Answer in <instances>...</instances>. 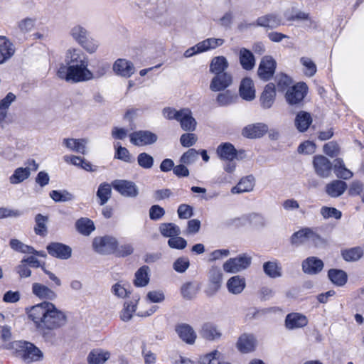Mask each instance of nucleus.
Returning <instances> with one entry per match:
<instances>
[{"label":"nucleus","instance_id":"nucleus-1","mask_svg":"<svg viewBox=\"0 0 364 364\" xmlns=\"http://www.w3.org/2000/svg\"><path fill=\"white\" fill-rule=\"evenodd\" d=\"M28 317L33 322L36 330L46 333V331L58 329L67 323V316L55 304L43 301L27 309Z\"/></svg>","mask_w":364,"mask_h":364},{"label":"nucleus","instance_id":"nucleus-2","mask_svg":"<svg viewBox=\"0 0 364 364\" xmlns=\"http://www.w3.org/2000/svg\"><path fill=\"white\" fill-rule=\"evenodd\" d=\"M88 64L66 66L61 64L57 71V76L66 82H80L93 79L92 72L88 69Z\"/></svg>","mask_w":364,"mask_h":364},{"label":"nucleus","instance_id":"nucleus-3","mask_svg":"<svg viewBox=\"0 0 364 364\" xmlns=\"http://www.w3.org/2000/svg\"><path fill=\"white\" fill-rule=\"evenodd\" d=\"M72 38L89 53H94L97 50V41L90 36L88 31L82 25L75 24L69 31Z\"/></svg>","mask_w":364,"mask_h":364},{"label":"nucleus","instance_id":"nucleus-4","mask_svg":"<svg viewBox=\"0 0 364 364\" xmlns=\"http://www.w3.org/2000/svg\"><path fill=\"white\" fill-rule=\"evenodd\" d=\"M18 348L19 355L26 363L37 362L41 360L43 358V352L32 343L20 342Z\"/></svg>","mask_w":364,"mask_h":364},{"label":"nucleus","instance_id":"nucleus-5","mask_svg":"<svg viewBox=\"0 0 364 364\" xmlns=\"http://www.w3.org/2000/svg\"><path fill=\"white\" fill-rule=\"evenodd\" d=\"M223 272L220 267L213 266L208 273V284L204 291L208 297L213 296L221 288L223 283Z\"/></svg>","mask_w":364,"mask_h":364},{"label":"nucleus","instance_id":"nucleus-6","mask_svg":"<svg viewBox=\"0 0 364 364\" xmlns=\"http://www.w3.org/2000/svg\"><path fill=\"white\" fill-rule=\"evenodd\" d=\"M117 245V239L109 235L97 237L94 239L92 242L95 250L102 255L114 254Z\"/></svg>","mask_w":364,"mask_h":364},{"label":"nucleus","instance_id":"nucleus-7","mask_svg":"<svg viewBox=\"0 0 364 364\" xmlns=\"http://www.w3.org/2000/svg\"><path fill=\"white\" fill-rule=\"evenodd\" d=\"M307 85L304 82H299L293 85L285 94L287 102L290 105H300L307 94Z\"/></svg>","mask_w":364,"mask_h":364},{"label":"nucleus","instance_id":"nucleus-8","mask_svg":"<svg viewBox=\"0 0 364 364\" xmlns=\"http://www.w3.org/2000/svg\"><path fill=\"white\" fill-rule=\"evenodd\" d=\"M252 257L246 254L230 258L223 264V269L226 272L236 273L247 269L251 264Z\"/></svg>","mask_w":364,"mask_h":364},{"label":"nucleus","instance_id":"nucleus-9","mask_svg":"<svg viewBox=\"0 0 364 364\" xmlns=\"http://www.w3.org/2000/svg\"><path fill=\"white\" fill-rule=\"evenodd\" d=\"M129 139L132 144L142 146L154 144L158 136L156 134L148 130H140L131 133Z\"/></svg>","mask_w":364,"mask_h":364},{"label":"nucleus","instance_id":"nucleus-10","mask_svg":"<svg viewBox=\"0 0 364 364\" xmlns=\"http://www.w3.org/2000/svg\"><path fill=\"white\" fill-rule=\"evenodd\" d=\"M112 186L114 190L124 197L136 198L139 195V188L133 181L114 180L112 183Z\"/></svg>","mask_w":364,"mask_h":364},{"label":"nucleus","instance_id":"nucleus-11","mask_svg":"<svg viewBox=\"0 0 364 364\" xmlns=\"http://www.w3.org/2000/svg\"><path fill=\"white\" fill-rule=\"evenodd\" d=\"M277 63L272 56H264L259 65L257 74L260 79L267 81L274 75Z\"/></svg>","mask_w":364,"mask_h":364},{"label":"nucleus","instance_id":"nucleus-12","mask_svg":"<svg viewBox=\"0 0 364 364\" xmlns=\"http://www.w3.org/2000/svg\"><path fill=\"white\" fill-rule=\"evenodd\" d=\"M313 166L316 173L321 178H328L333 168L331 162L323 155H316L314 157Z\"/></svg>","mask_w":364,"mask_h":364},{"label":"nucleus","instance_id":"nucleus-13","mask_svg":"<svg viewBox=\"0 0 364 364\" xmlns=\"http://www.w3.org/2000/svg\"><path fill=\"white\" fill-rule=\"evenodd\" d=\"M233 77L228 72L215 74L210 83V89L213 92L223 91L232 84Z\"/></svg>","mask_w":364,"mask_h":364},{"label":"nucleus","instance_id":"nucleus-14","mask_svg":"<svg viewBox=\"0 0 364 364\" xmlns=\"http://www.w3.org/2000/svg\"><path fill=\"white\" fill-rule=\"evenodd\" d=\"M46 250L50 255L60 259H68L72 255L71 247L60 242H51L47 245Z\"/></svg>","mask_w":364,"mask_h":364},{"label":"nucleus","instance_id":"nucleus-15","mask_svg":"<svg viewBox=\"0 0 364 364\" xmlns=\"http://www.w3.org/2000/svg\"><path fill=\"white\" fill-rule=\"evenodd\" d=\"M217 154L223 160L232 161L234 159H242V156H238V154H242L244 151H240L237 152L232 144L226 142L218 146Z\"/></svg>","mask_w":364,"mask_h":364},{"label":"nucleus","instance_id":"nucleus-16","mask_svg":"<svg viewBox=\"0 0 364 364\" xmlns=\"http://www.w3.org/2000/svg\"><path fill=\"white\" fill-rule=\"evenodd\" d=\"M114 72L122 77H129L135 72L133 63L125 59H117L113 65Z\"/></svg>","mask_w":364,"mask_h":364},{"label":"nucleus","instance_id":"nucleus-17","mask_svg":"<svg viewBox=\"0 0 364 364\" xmlns=\"http://www.w3.org/2000/svg\"><path fill=\"white\" fill-rule=\"evenodd\" d=\"M257 346V340L253 334L243 333L237 342V348L242 353H249L253 351Z\"/></svg>","mask_w":364,"mask_h":364},{"label":"nucleus","instance_id":"nucleus-18","mask_svg":"<svg viewBox=\"0 0 364 364\" xmlns=\"http://www.w3.org/2000/svg\"><path fill=\"white\" fill-rule=\"evenodd\" d=\"M87 143L88 140L85 138H65L63 140V145L67 149L83 155L87 154L86 145Z\"/></svg>","mask_w":364,"mask_h":364},{"label":"nucleus","instance_id":"nucleus-19","mask_svg":"<svg viewBox=\"0 0 364 364\" xmlns=\"http://www.w3.org/2000/svg\"><path fill=\"white\" fill-rule=\"evenodd\" d=\"M302 270L308 274H317L323 268V262L316 257H309L302 262Z\"/></svg>","mask_w":364,"mask_h":364},{"label":"nucleus","instance_id":"nucleus-20","mask_svg":"<svg viewBox=\"0 0 364 364\" xmlns=\"http://www.w3.org/2000/svg\"><path fill=\"white\" fill-rule=\"evenodd\" d=\"M65 62L66 66L73 65L88 64L87 57L78 49H70L65 55Z\"/></svg>","mask_w":364,"mask_h":364},{"label":"nucleus","instance_id":"nucleus-21","mask_svg":"<svg viewBox=\"0 0 364 364\" xmlns=\"http://www.w3.org/2000/svg\"><path fill=\"white\" fill-rule=\"evenodd\" d=\"M176 332L179 338L188 344L194 343L197 337L193 328L187 323L177 325L176 326Z\"/></svg>","mask_w":364,"mask_h":364},{"label":"nucleus","instance_id":"nucleus-22","mask_svg":"<svg viewBox=\"0 0 364 364\" xmlns=\"http://www.w3.org/2000/svg\"><path fill=\"white\" fill-rule=\"evenodd\" d=\"M282 24L281 18L274 14H268L259 16L256 20L257 26L264 27L266 28H277Z\"/></svg>","mask_w":364,"mask_h":364},{"label":"nucleus","instance_id":"nucleus-23","mask_svg":"<svg viewBox=\"0 0 364 364\" xmlns=\"http://www.w3.org/2000/svg\"><path fill=\"white\" fill-rule=\"evenodd\" d=\"M308 324L307 318L299 313L287 314L285 318V326L288 329H294L306 326Z\"/></svg>","mask_w":364,"mask_h":364},{"label":"nucleus","instance_id":"nucleus-24","mask_svg":"<svg viewBox=\"0 0 364 364\" xmlns=\"http://www.w3.org/2000/svg\"><path fill=\"white\" fill-rule=\"evenodd\" d=\"M240 97L246 101H252L255 98V90L253 81L250 77L242 80L239 87Z\"/></svg>","mask_w":364,"mask_h":364},{"label":"nucleus","instance_id":"nucleus-25","mask_svg":"<svg viewBox=\"0 0 364 364\" xmlns=\"http://www.w3.org/2000/svg\"><path fill=\"white\" fill-rule=\"evenodd\" d=\"M348 188L347 183L341 180H333L327 183L325 187L326 193L331 198H338L342 196Z\"/></svg>","mask_w":364,"mask_h":364},{"label":"nucleus","instance_id":"nucleus-26","mask_svg":"<svg viewBox=\"0 0 364 364\" xmlns=\"http://www.w3.org/2000/svg\"><path fill=\"white\" fill-rule=\"evenodd\" d=\"M178 121L184 131L193 132L196 129L197 123L189 109L184 108L181 109V115Z\"/></svg>","mask_w":364,"mask_h":364},{"label":"nucleus","instance_id":"nucleus-27","mask_svg":"<svg viewBox=\"0 0 364 364\" xmlns=\"http://www.w3.org/2000/svg\"><path fill=\"white\" fill-rule=\"evenodd\" d=\"M268 131V127L263 123H257L245 127L242 129V135L245 137L254 139L262 137Z\"/></svg>","mask_w":364,"mask_h":364},{"label":"nucleus","instance_id":"nucleus-28","mask_svg":"<svg viewBox=\"0 0 364 364\" xmlns=\"http://www.w3.org/2000/svg\"><path fill=\"white\" fill-rule=\"evenodd\" d=\"M276 97L275 85L273 83L267 84L261 96L260 102L264 109H269L274 102Z\"/></svg>","mask_w":364,"mask_h":364},{"label":"nucleus","instance_id":"nucleus-29","mask_svg":"<svg viewBox=\"0 0 364 364\" xmlns=\"http://www.w3.org/2000/svg\"><path fill=\"white\" fill-rule=\"evenodd\" d=\"M239 62L241 67L247 70H252L255 66V58L253 53L245 48H242L238 53Z\"/></svg>","mask_w":364,"mask_h":364},{"label":"nucleus","instance_id":"nucleus-30","mask_svg":"<svg viewBox=\"0 0 364 364\" xmlns=\"http://www.w3.org/2000/svg\"><path fill=\"white\" fill-rule=\"evenodd\" d=\"M32 292L41 299L53 300L57 297L54 291L41 283L36 282L32 284Z\"/></svg>","mask_w":364,"mask_h":364},{"label":"nucleus","instance_id":"nucleus-31","mask_svg":"<svg viewBox=\"0 0 364 364\" xmlns=\"http://www.w3.org/2000/svg\"><path fill=\"white\" fill-rule=\"evenodd\" d=\"M13 43L4 36H0V64L11 58L14 54Z\"/></svg>","mask_w":364,"mask_h":364},{"label":"nucleus","instance_id":"nucleus-32","mask_svg":"<svg viewBox=\"0 0 364 364\" xmlns=\"http://www.w3.org/2000/svg\"><path fill=\"white\" fill-rule=\"evenodd\" d=\"M200 336L208 341H215L220 338L222 333L217 326L212 323H205L200 331Z\"/></svg>","mask_w":364,"mask_h":364},{"label":"nucleus","instance_id":"nucleus-33","mask_svg":"<svg viewBox=\"0 0 364 364\" xmlns=\"http://www.w3.org/2000/svg\"><path fill=\"white\" fill-rule=\"evenodd\" d=\"M245 286V279L239 275L230 277L227 282L228 290L233 294H240L244 290Z\"/></svg>","mask_w":364,"mask_h":364},{"label":"nucleus","instance_id":"nucleus-34","mask_svg":"<svg viewBox=\"0 0 364 364\" xmlns=\"http://www.w3.org/2000/svg\"><path fill=\"white\" fill-rule=\"evenodd\" d=\"M255 186V178L253 176L250 175L242 178L240 182L231 189V193L233 194L242 193L245 192L251 191Z\"/></svg>","mask_w":364,"mask_h":364},{"label":"nucleus","instance_id":"nucleus-35","mask_svg":"<svg viewBox=\"0 0 364 364\" xmlns=\"http://www.w3.org/2000/svg\"><path fill=\"white\" fill-rule=\"evenodd\" d=\"M311 123L312 118L310 113L305 111H300L297 113L295 117L294 124L300 132H306Z\"/></svg>","mask_w":364,"mask_h":364},{"label":"nucleus","instance_id":"nucleus-36","mask_svg":"<svg viewBox=\"0 0 364 364\" xmlns=\"http://www.w3.org/2000/svg\"><path fill=\"white\" fill-rule=\"evenodd\" d=\"M109 357V352L97 348L90 352L87 360L89 364H104Z\"/></svg>","mask_w":364,"mask_h":364},{"label":"nucleus","instance_id":"nucleus-37","mask_svg":"<svg viewBox=\"0 0 364 364\" xmlns=\"http://www.w3.org/2000/svg\"><path fill=\"white\" fill-rule=\"evenodd\" d=\"M228 67L229 63L225 57L216 56L211 60L209 71L213 74L224 73Z\"/></svg>","mask_w":364,"mask_h":364},{"label":"nucleus","instance_id":"nucleus-38","mask_svg":"<svg viewBox=\"0 0 364 364\" xmlns=\"http://www.w3.org/2000/svg\"><path fill=\"white\" fill-rule=\"evenodd\" d=\"M154 18L157 19L160 23H163L164 25H170L171 23L169 14L168 12L167 5L164 1L157 4Z\"/></svg>","mask_w":364,"mask_h":364},{"label":"nucleus","instance_id":"nucleus-39","mask_svg":"<svg viewBox=\"0 0 364 364\" xmlns=\"http://www.w3.org/2000/svg\"><path fill=\"white\" fill-rule=\"evenodd\" d=\"M333 169L338 178L348 180L353 176V173L346 167L343 159L341 158L335 159Z\"/></svg>","mask_w":364,"mask_h":364},{"label":"nucleus","instance_id":"nucleus-40","mask_svg":"<svg viewBox=\"0 0 364 364\" xmlns=\"http://www.w3.org/2000/svg\"><path fill=\"white\" fill-rule=\"evenodd\" d=\"M328 277L333 284L338 287L344 286L348 280L347 274L341 269H331Z\"/></svg>","mask_w":364,"mask_h":364},{"label":"nucleus","instance_id":"nucleus-41","mask_svg":"<svg viewBox=\"0 0 364 364\" xmlns=\"http://www.w3.org/2000/svg\"><path fill=\"white\" fill-rule=\"evenodd\" d=\"M159 232L165 237L172 238L181 234L180 228L173 223H164L159 225Z\"/></svg>","mask_w":364,"mask_h":364},{"label":"nucleus","instance_id":"nucleus-42","mask_svg":"<svg viewBox=\"0 0 364 364\" xmlns=\"http://www.w3.org/2000/svg\"><path fill=\"white\" fill-rule=\"evenodd\" d=\"M149 267L148 266H142L135 273L134 285L138 287H143L148 284L149 282Z\"/></svg>","mask_w":364,"mask_h":364},{"label":"nucleus","instance_id":"nucleus-43","mask_svg":"<svg viewBox=\"0 0 364 364\" xmlns=\"http://www.w3.org/2000/svg\"><path fill=\"white\" fill-rule=\"evenodd\" d=\"M77 230L83 235H89L94 230L93 222L87 218H81L75 223Z\"/></svg>","mask_w":364,"mask_h":364},{"label":"nucleus","instance_id":"nucleus-44","mask_svg":"<svg viewBox=\"0 0 364 364\" xmlns=\"http://www.w3.org/2000/svg\"><path fill=\"white\" fill-rule=\"evenodd\" d=\"M48 221V218L42 214H37L35 217L36 225L34 227V232L36 235L44 237L48 233V228L46 225Z\"/></svg>","mask_w":364,"mask_h":364},{"label":"nucleus","instance_id":"nucleus-45","mask_svg":"<svg viewBox=\"0 0 364 364\" xmlns=\"http://www.w3.org/2000/svg\"><path fill=\"white\" fill-rule=\"evenodd\" d=\"M31 175V169L26 168H17L14 173L9 177V182L11 184H18L26 179H27Z\"/></svg>","mask_w":364,"mask_h":364},{"label":"nucleus","instance_id":"nucleus-46","mask_svg":"<svg viewBox=\"0 0 364 364\" xmlns=\"http://www.w3.org/2000/svg\"><path fill=\"white\" fill-rule=\"evenodd\" d=\"M308 227L303 228L292 234L290 243L294 247H299L307 242Z\"/></svg>","mask_w":364,"mask_h":364},{"label":"nucleus","instance_id":"nucleus-47","mask_svg":"<svg viewBox=\"0 0 364 364\" xmlns=\"http://www.w3.org/2000/svg\"><path fill=\"white\" fill-rule=\"evenodd\" d=\"M317 230V228H308L307 237V242L316 247L325 245L326 243V240L318 233Z\"/></svg>","mask_w":364,"mask_h":364},{"label":"nucleus","instance_id":"nucleus-48","mask_svg":"<svg viewBox=\"0 0 364 364\" xmlns=\"http://www.w3.org/2000/svg\"><path fill=\"white\" fill-rule=\"evenodd\" d=\"M242 219L245 221L249 222V223L255 228H264L267 224L264 217L258 213H251L244 215L242 217Z\"/></svg>","mask_w":364,"mask_h":364},{"label":"nucleus","instance_id":"nucleus-49","mask_svg":"<svg viewBox=\"0 0 364 364\" xmlns=\"http://www.w3.org/2000/svg\"><path fill=\"white\" fill-rule=\"evenodd\" d=\"M264 273L271 278H277L282 276V268L277 262H266L263 264Z\"/></svg>","mask_w":364,"mask_h":364},{"label":"nucleus","instance_id":"nucleus-50","mask_svg":"<svg viewBox=\"0 0 364 364\" xmlns=\"http://www.w3.org/2000/svg\"><path fill=\"white\" fill-rule=\"evenodd\" d=\"M237 99V95L235 92L226 90L218 95L216 102L220 106H228L234 103Z\"/></svg>","mask_w":364,"mask_h":364},{"label":"nucleus","instance_id":"nucleus-51","mask_svg":"<svg viewBox=\"0 0 364 364\" xmlns=\"http://www.w3.org/2000/svg\"><path fill=\"white\" fill-rule=\"evenodd\" d=\"M137 301H126L124 304V308L120 313V318L123 321H129L133 316V314L136 310Z\"/></svg>","mask_w":364,"mask_h":364},{"label":"nucleus","instance_id":"nucleus-52","mask_svg":"<svg viewBox=\"0 0 364 364\" xmlns=\"http://www.w3.org/2000/svg\"><path fill=\"white\" fill-rule=\"evenodd\" d=\"M112 189L109 183H103L99 186L97 191V196L100 198V204L103 205L111 197Z\"/></svg>","mask_w":364,"mask_h":364},{"label":"nucleus","instance_id":"nucleus-53","mask_svg":"<svg viewBox=\"0 0 364 364\" xmlns=\"http://www.w3.org/2000/svg\"><path fill=\"white\" fill-rule=\"evenodd\" d=\"M198 291V287L193 282H186L181 288L182 296L187 300L193 299L196 296Z\"/></svg>","mask_w":364,"mask_h":364},{"label":"nucleus","instance_id":"nucleus-54","mask_svg":"<svg viewBox=\"0 0 364 364\" xmlns=\"http://www.w3.org/2000/svg\"><path fill=\"white\" fill-rule=\"evenodd\" d=\"M49 195L55 202H68L74 199V196L67 190H54L50 191Z\"/></svg>","mask_w":364,"mask_h":364},{"label":"nucleus","instance_id":"nucleus-55","mask_svg":"<svg viewBox=\"0 0 364 364\" xmlns=\"http://www.w3.org/2000/svg\"><path fill=\"white\" fill-rule=\"evenodd\" d=\"M363 250L360 247H354L343 252L342 255L346 261H357L363 256Z\"/></svg>","mask_w":364,"mask_h":364},{"label":"nucleus","instance_id":"nucleus-56","mask_svg":"<svg viewBox=\"0 0 364 364\" xmlns=\"http://www.w3.org/2000/svg\"><path fill=\"white\" fill-rule=\"evenodd\" d=\"M154 158L146 152L141 153L137 156L139 166L144 169H150L154 166Z\"/></svg>","mask_w":364,"mask_h":364},{"label":"nucleus","instance_id":"nucleus-57","mask_svg":"<svg viewBox=\"0 0 364 364\" xmlns=\"http://www.w3.org/2000/svg\"><path fill=\"white\" fill-rule=\"evenodd\" d=\"M134 252V247L131 243H124L120 245H117L114 255L119 257H125Z\"/></svg>","mask_w":364,"mask_h":364},{"label":"nucleus","instance_id":"nucleus-58","mask_svg":"<svg viewBox=\"0 0 364 364\" xmlns=\"http://www.w3.org/2000/svg\"><path fill=\"white\" fill-rule=\"evenodd\" d=\"M10 246L14 250L21 253L29 254L30 252L33 250V247L27 245L17 239H11L10 240Z\"/></svg>","mask_w":364,"mask_h":364},{"label":"nucleus","instance_id":"nucleus-59","mask_svg":"<svg viewBox=\"0 0 364 364\" xmlns=\"http://www.w3.org/2000/svg\"><path fill=\"white\" fill-rule=\"evenodd\" d=\"M301 63L306 70L304 71L307 76L312 77L316 73V65L313 60L306 57H302L300 60Z\"/></svg>","mask_w":364,"mask_h":364},{"label":"nucleus","instance_id":"nucleus-60","mask_svg":"<svg viewBox=\"0 0 364 364\" xmlns=\"http://www.w3.org/2000/svg\"><path fill=\"white\" fill-rule=\"evenodd\" d=\"M321 215L323 218L328 219L333 218L335 219H340L342 216V213L340 210L336 208L323 206L321 209Z\"/></svg>","mask_w":364,"mask_h":364},{"label":"nucleus","instance_id":"nucleus-61","mask_svg":"<svg viewBox=\"0 0 364 364\" xmlns=\"http://www.w3.org/2000/svg\"><path fill=\"white\" fill-rule=\"evenodd\" d=\"M190 266V262L188 257H178L173 264V269L178 273H183Z\"/></svg>","mask_w":364,"mask_h":364},{"label":"nucleus","instance_id":"nucleus-62","mask_svg":"<svg viewBox=\"0 0 364 364\" xmlns=\"http://www.w3.org/2000/svg\"><path fill=\"white\" fill-rule=\"evenodd\" d=\"M279 90L284 91L291 84V79L284 73H279L275 77Z\"/></svg>","mask_w":364,"mask_h":364},{"label":"nucleus","instance_id":"nucleus-63","mask_svg":"<svg viewBox=\"0 0 364 364\" xmlns=\"http://www.w3.org/2000/svg\"><path fill=\"white\" fill-rule=\"evenodd\" d=\"M198 156V151L194 149H190L183 153L180 158V161L183 164H191L193 163Z\"/></svg>","mask_w":364,"mask_h":364},{"label":"nucleus","instance_id":"nucleus-64","mask_svg":"<svg viewBox=\"0 0 364 364\" xmlns=\"http://www.w3.org/2000/svg\"><path fill=\"white\" fill-rule=\"evenodd\" d=\"M323 152L330 157H336L340 153V148L336 141H330L324 144L323 147Z\"/></svg>","mask_w":364,"mask_h":364}]
</instances>
